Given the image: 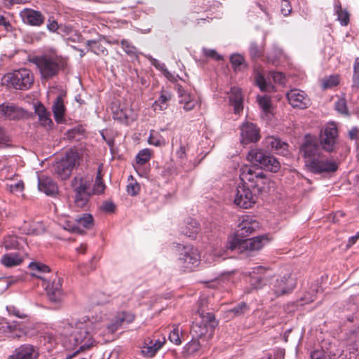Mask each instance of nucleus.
I'll return each instance as SVG.
<instances>
[{
    "instance_id": "f257e3e1",
    "label": "nucleus",
    "mask_w": 359,
    "mask_h": 359,
    "mask_svg": "<svg viewBox=\"0 0 359 359\" xmlns=\"http://www.w3.org/2000/svg\"><path fill=\"white\" fill-rule=\"evenodd\" d=\"M100 328V325L89 318H66L53 324L51 330L44 337L50 344L56 343L60 338L67 339L79 347L78 352L84 351L94 345L93 333Z\"/></svg>"
},
{
    "instance_id": "f03ea898",
    "label": "nucleus",
    "mask_w": 359,
    "mask_h": 359,
    "mask_svg": "<svg viewBox=\"0 0 359 359\" xmlns=\"http://www.w3.org/2000/svg\"><path fill=\"white\" fill-rule=\"evenodd\" d=\"M72 187L75 193V202H88L93 195L100 194L104 192L105 189L100 172L93 187H92V179L81 175L74 177L72 181Z\"/></svg>"
},
{
    "instance_id": "7ed1b4c3",
    "label": "nucleus",
    "mask_w": 359,
    "mask_h": 359,
    "mask_svg": "<svg viewBox=\"0 0 359 359\" xmlns=\"http://www.w3.org/2000/svg\"><path fill=\"white\" fill-rule=\"evenodd\" d=\"M205 301V299H201L198 309V318H196L191 328L193 337L198 339H202L205 336L210 339L217 325L215 315L212 312H208L204 308Z\"/></svg>"
},
{
    "instance_id": "20e7f679",
    "label": "nucleus",
    "mask_w": 359,
    "mask_h": 359,
    "mask_svg": "<svg viewBox=\"0 0 359 359\" xmlns=\"http://www.w3.org/2000/svg\"><path fill=\"white\" fill-rule=\"evenodd\" d=\"M32 62L36 65L41 77L44 79H49L56 76L67 65L65 60L57 55L36 56L32 59Z\"/></svg>"
},
{
    "instance_id": "39448f33",
    "label": "nucleus",
    "mask_w": 359,
    "mask_h": 359,
    "mask_svg": "<svg viewBox=\"0 0 359 359\" xmlns=\"http://www.w3.org/2000/svg\"><path fill=\"white\" fill-rule=\"evenodd\" d=\"M270 240L271 238L267 234L244 240H239L236 237H233L228 241L226 248L231 250L238 249L240 252L248 254L261 250Z\"/></svg>"
},
{
    "instance_id": "423d86ee",
    "label": "nucleus",
    "mask_w": 359,
    "mask_h": 359,
    "mask_svg": "<svg viewBox=\"0 0 359 359\" xmlns=\"http://www.w3.org/2000/svg\"><path fill=\"white\" fill-rule=\"evenodd\" d=\"M247 158L252 163L259 165L261 170L265 169L272 172H277L280 168V163L276 157L260 149H251Z\"/></svg>"
},
{
    "instance_id": "0eeeda50",
    "label": "nucleus",
    "mask_w": 359,
    "mask_h": 359,
    "mask_svg": "<svg viewBox=\"0 0 359 359\" xmlns=\"http://www.w3.org/2000/svg\"><path fill=\"white\" fill-rule=\"evenodd\" d=\"M320 145L327 153H335L339 149V132L336 125L328 123L321 129L319 134Z\"/></svg>"
},
{
    "instance_id": "6e6552de",
    "label": "nucleus",
    "mask_w": 359,
    "mask_h": 359,
    "mask_svg": "<svg viewBox=\"0 0 359 359\" xmlns=\"http://www.w3.org/2000/svg\"><path fill=\"white\" fill-rule=\"evenodd\" d=\"M178 264L184 271H191L201 262V256L197 248L192 245H179Z\"/></svg>"
},
{
    "instance_id": "1a4fd4ad",
    "label": "nucleus",
    "mask_w": 359,
    "mask_h": 359,
    "mask_svg": "<svg viewBox=\"0 0 359 359\" xmlns=\"http://www.w3.org/2000/svg\"><path fill=\"white\" fill-rule=\"evenodd\" d=\"M80 163V155L76 151H68L65 158L56 162L54 165L55 173L62 180H67L72 174L74 168Z\"/></svg>"
},
{
    "instance_id": "9d476101",
    "label": "nucleus",
    "mask_w": 359,
    "mask_h": 359,
    "mask_svg": "<svg viewBox=\"0 0 359 359\" xmlns=\"http://www.w3.org/2000/svg\"><path fill=\"white\" fill-rule=\"evenodd\" d=\"M296 286L295 280L290 273H286L283 276H278L275 280H271L270 287L271 290V301L282 295L287 294L294 290Z\"/></svg>"
},
{
    "instance_id": "9b49d317",
    "label": "nucleus",
    "mask_w": 359,
    "mask_h": 359,
    "mask_svg": "<svg viewBox=\"0 0 359 359\" xmlns=\"http://www.w3.org/2000/svg\"><path fill=\"white\" fill-rule=\"evenodd\" d=\"M339 165V163L335 160L324 158L321 154L311 161L306 168L315 175H330L337 171Z\"/></svg>"
},
{
    "instance_id": "f8f14e48",
    "label": "nucleus",
    "mask_w": 359,
    "mask_h": 359,
    "mask_svg": "<svg viewBox=\"0 0 359 359\" xmlns=\"http://www.w3.org/2000/svg\"><path fill=\"white\" fill-rule=\"evenodd\" d=\"M33 276L37 277L41 280V285L46 290L50 302L57 303L62 300V285L60 278L55 276L54 278L50 281L46 277L40 276L35 273H33Z\"/></svg>"
},
{
    "instance_id": "ddd939ff",
    "label": "nucleus",
    "mask_w": 359,
    "mask_h": 359,
    "mask_svg": "<svg viewBox=\"0 0 359 359\" xmlns=\"http://www.w3.org/2000/svg\"><path fill=\"white\" fill-rule=\"evenodd\" d=\"M11 85L19 90H27L34 83V76L27 69H20L14 71L9 76Z\"/></svg>"
},
{
    "instance_id": "4468645a",
    "label": "nucleus",
    "mask_w": 359,
    "mask_h": 359,
    "mask_svg": "<svg viewBox=\"0 0 359 359\" xmlns=\"http://www.w3.org/2000/svg\"><path fill=\"white\" fill-rule=\"evenodd\" d=\"M301 151L303 153L306 167L311 161L322 154L319 145L311 135H306L305 141L301 147Z\"/></svg>"
},
{
    "instance_id": "2eb2a0df",
    "label": "nucleus",
    "mask_w": 359,
    "mask_h": 359,
    "mask_svg": "<svg viewBox=\"0 0 359 359\" xmlns=\"http://www.w3.org/2000/svg\"><path fill=\"white\" fill-rule=\"evenodd\" d=\"M241 142L247 144L257 142L260 139L259 129L252 123H245L241 126Z\"/></svg>"
},
{
    "instance_id": "dca6fc26",
    "label": "nucleus",
    "mask_w": 359,
    "mask_h": 359,
    "mask_svg": "<svg viewBox=\"0 0 359 359\" xmlns=\"http://www.w3.org/2000/svg\"><path fill=\"white\" fill-rule=\"evenodd\" d=\"M287 97L290 104L293 108L306 109L310 105V99L306 94L299 89L290 90L287 93Z\"/></svg>"
},
{
    "instance_id": "f3484780",
    "label": "nucleus",
    "mask_w": 359,
    "mask_h": 359,
    "mask_svg": "<svg viewBox=\"0 0 359 359\" xmlns=\"http://www.w3.org/2000/svg\"><path fill=\"white\" fill-rule=\"evenodd\" d=\"M344 355L346 359H356L359 355V327L350 334L346 350L341 354Z\"/></svg>"
},
{
    "instance_id": "a211bd4d",
    "label": "nucleus",
    "mask_w": 359,
    "mask_h": 359,
    "mask_svg": "<svg viewBox=\"0 0 359 359\" xmlns=\"http://www.w3.org/2000/svg\"><path fill=\"white\" fill-rule=\"evenodd\" d=\"M39 353L38 348L29 344L17 347L8 359H37Z\"/></svg>"
},
{
    "instance_id": "6ab92c4d",
    "label": "nucleus",
    "mask_w": 359,
    "mask_h": 359,
    "mask_svg": "<svg viewBox=\"0 0 359 359\" xmlns=\"http://www.w3.org/2000/svg\"><path fill=\"white\" fill-rule=\"evenodd\" d=\"M270 269L262 266H258L253 269L250 276L251 285L255 288H260L271 277Z\"/></svg>"
},
{
    "instance_id": "aec40b11",
    "label": "nucleus",
    "mask_w": 359,
    "mask_h": 359,
    "mask_svg": "<svg viewBox=\"0 0 359 359\" xmlns=\"http://www.w3.org/2000/svg\"><path fill=\"white\" fill-rule=\"evenodd\" d=\"M238 227V235L242 237H246L257 231L259 229L260 225L259 222L253 219V217L246 215L242 217Z\"/></svg>"
},
{
    "instance_id": "412c9836",
    "label": "nucleus",
    "mask_w": 359,
    "mask_h": 359,
    "mask_svg": "<svg viewBox=\"0 0 359 359\" xmlns=\"http://www.w3.org/2000/svg\"><path fill=\"white\" fill-rule=\"evenodd\" d=\"M23 22L29 25L39 27L44 23L45 17L39 11L25 8L20 12Z\"/></svg>"
},
{
    "instance_id": "4be33fe9",
    "label": "nucleus",
    "mask_w": 359,
    "mask_h": 359,
    "mask_svg": "<svg viewBox=\"0 0 359 359\" xmlns=\"http://www.w3.org/2000/svg\"><path fill=\"white\" fill-rule=\"evenodd\" d=\"M135 319V316L127 312L118 313L110 323L106 325V331L108 333L113 334L118 330L124 323H130Z\"/></svg>"
},
{
    "instance_id": "5701e85b",
    "label": "nucleus",
    "mask_w": 359,
    "mask_h": 359,
    "mask_svg": "<svg viewBox=\"0 0 359 359\" xmlns=\"http://www.w3.org/2000/svg\"><path fill=\"white\" fill-rule=\"evenodd\" d=\"M0 115L10 120H19L26 116V111L13 104L4 103L0 105Z\"/></svg>"
},
{
    "instance_id": "b1692460",
    "label": "nucleus",
    "mask_w": 359,
    "mask_h": 359,
    "mask_svg": "<svg viewBox=\"0 0 359 359\" xmlns=\"http://www.w3.org/2000/svg\"><path fill=\"white\" fill-rule=\"evenodd\" d=\"M38 189L47 196H55L58 194V187L54 180L46 175L38 176Z\"/></svg>"
},
{
    "instance_id": "393cba45",
    "label": "nucleus",
    "mask_w": 359,
    "mask_h": 359,
    "mask_svg": "<svg viewBox=\"0 0 359 359\" xmlns=\"http://www.w3.org/2000/svg\"><path fill=\"white\" fill-rule=\"evenodd\" d=\"M177 92L180 97V103L183 104V109L187 111L193 110L198 104V100L196 97L188 93L181 86H177Z\"/></svg>"
},
{
    "instance_id": "a878e982",
    "label": "nucleus",
    "mask_w": 359,
    "mask_h": 359,
    "mask_svg": "<svg viewBox=\"0 0 359 359\" xmlns=\"http://www.w3.org/2000/svg\"><path fill=\"white\" fill-rule=\"evenodd\" d=\"M74 221L80 229L79 231L80 235H84L86 231L93 229L95 225L94 218L90 213L78 215Z\"/></svg>"
},
{
    "instance_id": "bb28decb",
    "label": "nucleus",
    "mask_w": 359,
    "mask_h": 359,
    "mask_svg": "<svg viewBox=\"0 0 359 359\" xmlns=\"http://www.w3.org/2000/svg\"><path fill=\"white\" fill-rule=\"evenodd\" d=\"M261 172L262 170L259 168L244 165L241 168L240 179L243 183L249 182L252 187Z\"/></svg>"
},
{
    "instance_id": "cd10ccee",
    "label": "nucleus",
    "mask_w": 359,
    "mask_h": 359,
    "mask_svg": "<svg viewBox=\"0 0 359 359\" xmlns=\"http://www.w3.org/2000/svg\"><path fill=\"white\" fill-rule=\"evenodd\" d=\"M34 112L39 117V121L43 127L51 128L53 122L50 118V114L41 102L34 106Z\"/></svg>"
},
{
    "instance_id": "c85d7f7f",
    "label": "nucleus",
    "mask_w": 359,
    "mask_h": 359,
    "mask_svg": "<svg viewBox=\"0 0 359 359\" xmlns=\"http://www.w3.org/2000/svg\"><path fill=\"white\" fill-rule=\"evenodd\" d=\"M23 259L24 253L15 252L4 255L1 259V262L2 264L6 267H13L21 264Z\"/></svg>"
},
{
    "instance_id": "c756f323",
    "label": "nucleus",
    "mask_w": 359,
    "mask_h": 359,
    "mask_svg": "<svg viewBox=\"0 0 359 359\" xmlns=\"http://www.w3.org/2000/svg\"><path fill=\"white\" fill-rule=\"evenodd\" d=\"M52 111L55 121L58 123H62L64 120L66 108L61 95H58L53 102Z\"/></svg>"
},
{
    "instance_id": "7c9ffc66",
    "label": "nucleus",
    "mask_w": 359,
    "mask_h": 359,
    "mask_svg": "<svg viewBox=\"0 0 359 359\" xmlns=\"http://www.w3.org/2000/svg\"><path fill=\"white\" fill-rule=\"evenodd\" d=\"M199 229V224L193 218L187 219L184 225L181 226L182 233L189 238H194L198 233Z\"/></svg>"
},
{
    "instance_id": "2f4dec72",
    "label": "nucleus",
    "mask_w": 359,
    "mask_h": 359,
    "mask_svg": "<svg viewBox=\"0 0 359 359\" xmlns=\"http://www.w3.org/2000/svg\"><path fill=\"white\" fill-rule=\"evenodd\" d=\"M268 147H270L275 152L281 155H286L288 144L275 137H268L266 139Z\"/></svg>"
},
{
    "instance_id": "473e14b6",
    "label": "nucleus",
    "mask_w": 359,
    "mask_h": 359,
    "mask_svg": "<svg viewBox=\"0 0 359 359\" xmlns=\"http://www.w3.org/2000/svg\"><path fill=\"white\" fill-rule=\"evenodd\" d=\"M252 194L251 190L244 184H238L236 188L233 202H252Z\"/></svg>"
},
{
    "instance_id": "72a5a7b5",
    "label": "nucleus",
    "mask_w": 359,
    "mask_h": 359,
    "mask_svg": "<svg viewBox=\"0 0 359 359\" xmlns=\"http://www.w3.org/2000/svg\"><path fill=\"white\" fill-rule=\"evenodd\" d=\"M163 343L164 341H161L160 339L155 341L150 340L142 347V353L146 357H153L156 353L162 347Z\"/></svg>"
},
{
    "instance_id": "f704fd0d",
    "label": "nucleus",
    "mask_w": 359,
    "mask_h": 359,
    "mask_svg": "<svg viewBox=\"0 0 359 359\" xmlns=\"http://www.w3.org/2000/svg\"><path fill=\"white\" fill-rule=\"evenodd\" d=\"M229 100L233 106L234 112L236 114H238L243 110V97L240 89L236 88H231V95L229 97Z\"/></svg>"
},
{
    "instance_id": "c9c22d12",
    "label": "nucleus",
    "mask_w": 359,
    "mask_h": 359,
    "mask_svg": "<svg viewBox=\"0 0 359 359\" xmlns=\"http://www.w3.org/2000/svg\"><path fill=\"white\" fill-rule=\"evenodd\" d=\"M334 11L337 15V20L342 26H346L349 23V13L346 8H342L339 0L334 4Z\"/></svg>"
},
{
    "instance_id": "e433bc0d",
    "label": "nucleus",
    "mask_w": 359,
    "mask_h": 359,
    "mask_svg": "<svg viewBox=\"0 0 359 359\" xmlns=\"http://www.w3.org/2000/svg\"><path fill=\"white\" fill-rule=\"evenodd\" d=\"M112 110L114 118L120 121H128L132 114L131 109L127 107L120 108V107H117L116 109L113 107Z\"/></svg>"
},
{
    "instance_id": "4c0bfd02",
    "label": "nucleus",
    "mask_w": 359,
    "mask_h": 359,
    "mask_svg": "<svg viewBox=\"0 0 359 359\" xmlns=\"http://www.w3.org/2000/svg\"><path fill=\"white\" fill-rule=\"evenodd\" d=\"M171 95L169 93L162 92L157 100L153 104V108L155 111L165 109L168 107V102L170 100Z\"/></svg>"
},
{
    "instance_id": "58836bf2",
    "label": "nucleus",
    "mask_w": 359,
    "mask_h": 359,
    "mask_svg": "<svg viewBox=\"0 0 359 359\" xmlns=\"http://www.w3.org/2000/svg\"><path fill=\"white\" fill-rule=\"evenodd\" d=\"M86 46L88 50L96 55H107L108 54L107 49L104 47L100 43L95 40H88L86 41Z\"/></svg>"
},
{
    "instance_id": "ea45409f",
    "label": "nucleus",
    "mask_w": 359,
    "mask_h": 359,
    "mask_svg": "<svg viewBox=\"0 0 359 359\" xmlns=\"http://www.w3.org/2000/svg\"><path fill=\"white\" fill-rule=\"evenodd\" d=\"M230 62L235 72L241 71L247 67L244 57L240 54H233L230 57Z\"/></svg>"
},
{
    "instance_id": "a19ab883",
    "label": "nucleus",
    "mask_w": 359,
    "mask_h": 359,
    "mask_svg": "<svg viewBox=\"0 0 359 359\" xmlns=\"http://www.w3.org/2000/svg\"><path fill=\"white\" fill-rule=\"evenodd\" d=\"M270 180L262 171L252 184V187L257 188L259 191H262L269 187Z\"/></svg>"
},
{
    "instance_id": "79ce46f5",
    "label": "nucleus",
    "mask_w": 359,
    "mask_h": 359,
    "mask_svg": "<svg viewBox=\"0 0 359 359\" xmlns=\"http://www.w3.org/2000/svg\"><path fill=\"white\" fill-rule=\"evenodd\" d=\"M121 45L124 52L130 57H138V50L133 44L126 39H123L121 41Z\"/></svg>"
},
{
    "instance_id": "37998d69",
    "label": "nucleus",
    "mask_w": 359,
    "mask_h": 359,
    "mask_svg": "<svg viewBox=\"0 0 359 359\" xmlns=\"http://www.w3.org/2000/svg\"><path fill=\"white\" fill-rule=\"evenodd\" d=\"M29 268L33 271V273L37 274L38 276H42L41 274L48 273L50 271L49 267L42 263L37 262H32L29 264Z\"/></svg>"
},
{
    "instance_id": "c03bdc74",
    "label": "nucleus",
    "mask_w": 359,
    "mask_h": 359,
    "mask_svg": "<svg viewBox=\"0 0 359 359\" xmlns=\"http://www.w3.org/2000/svg\"><path fill=\"white\" fill-rule=\"evenodd\" d=\"M151 157V150L149 149H144L139 151L135 157L136 163L143 165L147 163Z\"/></svg>"
},
{
    "instance_id": "a18cd8bd",
    "label": "nucleus",
    "mask_w": 359,
    "mask_h": 359,
    "mask_svg": "<svg viewBox=\"0 0 359 359\" xmlns=\"http://www.w3.org/2000/svg\"><path fill=\"white\" fill-rule=\"evenodd\" d=\"M148 142L150 144L156 146V147H162L165 144V139L158 133H155L154 131H151L149 139Z\"/></svg>"
},
{
    "instance_id": "49530a36",
    "label": "nucleus",
    "mask_w": 359,
    "mask_h": 359,
    "mask_svg": "<svg viewBox=\"0 0 359 359\" xmlns=\"http://www.w3.org/2000/svg\"><path fill=\"white\" fill-rule=\"evenodd\" d=\"M339 83L337 76L332 75L327 78H325L321 81V86L323 89L332 88L337 86Z\"/></svg>"
},
{
    "instance_id": "de8ad7c7",
    "label": "nucleus",
    "mask_w": 359,
    "mask_h": 359,
    "mask_svg": "<svg viewBox=\"0 0 359 359\" xmlns=\"http://www.w3.org/2000/svg\"><path fill=\"white\" fill-rule=\"evenodd\" d=\"M257 102L259 105V107L262 108V109L264 111L265 114H268L271 111V98L269 96H259L257 97Z\"/></svg>"
},
{
    "instance_id": "09e8293b",
    "label": "nucleus",
    "mask_w": 359,
    "mask_h": 359,
    "mask_svg": "<svg viewBox=\"0 0 359 359\" xmlns=\"http://www.w3.org/2000/svg\"><path fill=\"white\" fill-rule=\"evenodd\" d=\"M169 340L175 344V345H180L182 343L180 334V329L178 325H173L172 330L170 331L169 336Z\"/></svg>"
},
{
    "instance_id": "8fccbe9b",
    "label": "nucleus",
    "mask_w": 359,
    "mask_h": 359,
    "mask_svg": "<svg viewBox=\"0 0 359 359\" xmlns=\"http://www.w3.org/2000/svg\"><path fill=\"white\" fill-rule=\"evenodd\" d=\"M248 306L245 303L241 302L238 306L229 310L228 312L232 313L233 316H240L248 311Z\"/></svg>"
},
{
    "instance_id": "3c124183",
    "label": "nucleus",
    "mask_w": 359,
    "mask_h": 359,
    "mask_svg": "<svg viewBox=\"0 0 359 359\" xmlns=\"http://www.w3.org/2000/svg\"><path fill=\"white\" fill-rule=\"evenodd\" d=\"M11 137L6 130L0 128V147H8L11 146Z\"/></svg>"
},
{
    "instance_id": "603ef678",
    "label": "nucleus",
    "mask_w": 359,
    "mask_h": 359,
    "mask_svg": "<svg viewBox=\"0 0 359 359\" xmlns=\"http://www.w3.org/2000/svg\"><path fill=\"white\" fill-rule=\"evenodd\" d=\"M84 133V129L81 127H76L72 129L69 130L66 133V137L69 140L73 139H79V136L83 135Z\"/></svg>"
},
{
    "instance_id": "864d4df0",
    "label": "nucleus",
    "mask_w": 359,
    "mask_h": 359,
    "mask_svg": "<svg viewBox=\"0 0 359 359\" xmlns=\"http://www.w3.org/2000/svg\"><path fill=\"white\" fill-rule=\"evenodd\" d=\"M202 52L205 57L213 59L217 61L223 60L224 57L221 55L218 54L215 49H209L207 48H203Z\"/></svg>"
},
{
    "instance_id": "5fc2aeb1",
    "label": "nucleus",
    "mask_w": 359,
    "mask_h": 359,
    "mask_svg": "<svg viewBox=\"0 0 359 359\" xmlns=\"http://www.w3.org/2000/svg\"><path fill=\"white\" fill-rule=\"evenodd\" d=\"M229 282V276H222L208 283V287H223L224 284Z\"/></svg>"
},
{
    "instance_id": "6e6d98bb",
    "label": "nucleus",
    "mask_w": 359,
    "mask_h": 359,
    "mask_svg": "<svg viewBox=\"0 0 359 359\" xmlns=\"http://www.w3.org/2000/svg\"><path fill=\"white\" fill-rule=\"evenodd\" d=\"M249 51L252 60L259 58L262 55V50L255 43L250 44Z\"/></svg>"
},
{
    "instance_id": "4d7b16f0",
    "label": "nucleus",
    "mask_w": 359,
    "mask_h": 359,
    "mask_svg": "<svg viewBox=\"0 0 359 359\" xmlns=\"http://www.w3.org/2000/svg\"><path fill=\"white\" fill-rule=\"evenodd\" d=\"M4 245L7 250L15 249L18 248V243L15 237L9 236L5 239Z\"/></svg>"
},
{
    "instance_id": "13d9d810",
    "label": "nucleus",
    "mask_w": 359,
    "mask_h": 359,
    "mask_svg": "<svg viewBox=\"0 0 359 359\" xmlns=\"http://www.w3.org/2000/svg\"><path fill=\"white\" fill-rule=\"evenodd\" d=\"M7 186L11 192H20L24 189V183L21 180L18 182H11L10 184H7Z\"/></svg>"
},
{
    "instance_id": "bf43d9fd",
    "label": "nucleus",
    "mask_w": 359,
    "mask_h": 359,
    "mask_svg": "<svg viewBox=\"0 0 359 359\" xmlns=\"http://www.w3.org/2000/svg\"><path fill=\"white\" fill-rule=\"evenodd\" d=\"M6 309L9 314L18 317L19 318H25L27 316L20 309L14 306H8Z\"/></svg>"
},
{
    "instance_id": "052dcab7",
    "label": "nucleus",
    "mask_w": 359,
    "mask_h": 359,
    "mask_svg": "<svg viewBox=\"0 0 359 359\" xmlns=\"http://www.w3.org/2000/svg\"><path fill=\"white\" fill-rule=\"evenodd\" d=\"M63 228L64 229L74 233L79 234V231H80V229L76 226V223H72L70 221H65L63 224Z\"/></svg>"
},
{
    "instance_id": "680f3d73",
    "label": "nucleus",
    "mask_w": 359,
    "mask_h": 359,
    "mask_svg": "<svg viewBox=\"0 0 359 359\" xmlns=\"http://www.w3.org/2000/svg\"><path fill=\"white\" fill-rule=\"evenodd\" d=\"M47 29L50 32H55L59 29V25L53 17H50L48 20Z\"/></svg>"
},
{
    "instance_id": "e2e57ef3",
    "label": "nucleus",
    "mask_w": 359,
    "mask_h": 359,
    "mask_svg": "<svg viewBox=\"0 0 359 359\" xmlns=\"http://www.w3.org/2000/svg\"><path fill=\"white\" fill-rule=\"evenodd\" d=\"M281 13L284 16H287L290 14L292 11V7L290 5V3L288 0L285 1H281V9H280Z\"/></svg>"
},
{
    "instance_id": "0e129e2a",
    "label": "nucleus",
    "mask_w": 359,
    "mask_h": 359,
    "mask_svg": "<svg viewBox=\"0 0 359 359\" xmlns=\"http://www.w3.org/2000/svg\"><path fill=\"white\" fill-rule=\"evenodd\" d=\"M100 210L105 213H112L116 210L114 203H104L100 207Z\"/></svg>"
},
{
    "instance_id": "69168bd1",
    "label": "nucleus",
    "mask_w": 359,
    "mask_h": 359,
    "mask_svg": "<svg viewBox=\"0 0 359 359\" xmlns=\"http://www.w3.org/2000/svg\"><path fill=\"white\" fill-rule=\"evenodd\" d=\"M140 191V186L137 183H130L127 186V191L132 196L136 195Z\"/></svg>"
},
{
    "instance_id": "338daca9",
    "label": "nucleus",
    "mask_w": 359,
    "mask_h": 359,
    "mask_svg": "<svg viewBox=\"0 0 359 359\" xmlns=\"http://www.w3.org/2000/svg\"><path fill=\"white\" fill-rule=\"evenodd\" d=\"M336 109L341 114H348L346 104L344 100H339L336 103Z\"/></svg>"
},
{
    "instance_id": "774afa93",
    "label": "nucleus",
    "mask_w": 359,
    "mask_h": 359,
    "mask_svg": "<svg viewBox=\"0 0 359 359\" xmlns=\"http://www.w3.org/2000/svg\"><path fill=\"white\" fill-rule=\"evenodd\" d=\"M348 137L351 140H359V129L357 127L352 128L348 132Z\"/></svg>"
}]
</instances>
